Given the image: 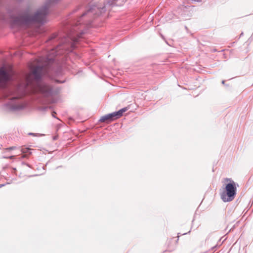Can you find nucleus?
I'll return each mask as SVG.
<instances>
[{
    "instance_id": "8",
    "label": "nucleus",
    "mask_w": 253,
    "mask_h": 253,
    "mask_svg": "<svg viewBox=\"0 0 253 253\" xmlns=\"http://www.w3.org/2000/svg\"><path fill=\"white\" fill-rule=\"evenodd\" d=\"M30 150V149L29 148H24V149H22V151L23 153H28V152Z\"/></svg>"
},
{
    "instance_id": "1",
    "label": "nucleus",
    "mask_w": 253,
    "mask_h": 253,
    "mask_svg": "<svg viewBox=\"0 0 253 253\" xmlns=\"http://www.w3.org/2000/svg\"><path fill=\"white\" fill-rule=\"evenodd\" d=\"M31 71L26 77L27 85H31L35 92L40 93L44 96H48L51 93V88L42 83L39 82L43 68L39 66H31Z\"/></svg>"
},
{
    "instance_id": "10",
    "label": "nucleus",
    "mask_w": 253,
    "mask_h": 253,
    "mask_svg": "<svg viewBox=\"0 0 253 253\" xmlns=\"http://www.w3.org/2000/svg\"><path fill=\"white\" fill-rule=\"evenodd\" d=\"M73 41L74 42H77L76 39H75V40H73Z\"/></svg>"
},
{
    "instance_id": "5",
    "label": "nucleus",
    "mask_w": 253,
    "mask_h": 253,
    "mask_svg": "<svg viewBox=\"0 0 253 253\" xmlns=\"http://www.w3.org/2000/svg\"><path fill=\"white\" fill-rule=\"evenodd\" d=\"M127 110V109L126 108H124L117 112H113L112 113L103 116L101 117L99 121L102 123L110 122L113 120L120 118L122 116L123 114Z\"/></svg>"
},
{
    "instance_id": "4",
    "label": "nucleus",
    "mask_w": 253,
    "mask_h": 253,
    "mask_svg": "<svg viewBox=\"0 0 253 253\" xmlns=\"http://www.w3.org/2000/svg\"><path fill=\"white\" fill-rule=\"evenodd\" d=\"M13 74L10 65L3 66L0 68V87H4L6 83L10 80Z\"/></svg>"
},
{
    "instance_id": "7",
    "label": "nucleus",
    "mask_w": 253,
    "mask_h": 253,
    "mask_svg": "<svg viewBox=\"0 0 253 253\" xmlns=\"http://www.w3.org/2000/svg\"><path fill=\"white\" fill-rule=\"evenodd\" d=\"M15 149H16L15 147L12 146V147H10L5 148V149H4V150L5 151H7L13 150H14Z\"/></svg>"
},
{
    "instance_id": "6",
    "label": "nucleus",
    "mask_w": 253,
    "mask_h": 253,
    "mask_svg": "<svg viewBox=\"0 0 253 253\" xmlns=\"http://www.w3.org/2000/svg\"><path fill=\"white\" fill-rule=\"evenodd\" d=\"M96 9H97L98 10H99V8L94 6V7H92L91 9H90L87 11V13L90 14V13H93L94 11H96Z\"/></svg>"
},
{
    "instance_id": "2",
    "label": "nucleus",
    "mask_w": 253,
    "mask_h": 253,
    "mask_svg": "<svg viewBox=\"0 0 253 253\" xmlns=\"http://www.w3.org/2000/svg\"><path fill=\"white\" fill-rule=\"evenodd\" d=\"M47 13L48 10L46 7H44L38 10L34 16L32 15L30 12H26L23 15L13 19L12 25L24 27L28 26L33 21L42 22Z\"/></svg>"
},
{
    "instance_id": "3",
    "label": "nucleus",
    "mask_w": 253,
    "mask_h": 253,
    "mask_svg": "<svg viewBox=\"0 0 253 253\" xmlns=\"http://www.w3.org/2000/svg\"><path fill=\"white\" fill-rule=\"evenodd\" d=\"M225 182H229L226 185V193L222 194L221 199L224 202H230L232 201L236 194L237 187L236 183L229 178L224 179Z\"/></svg>"
},
{
    "instance_id": "11",
    "label": "nucleus",
    "mask_w": 253,
    "mask_h": 253,
    "mask_svg": "<svg viewBox=\"0 0 253 253\" xmlns=\"http://www.w3.org/2000/svg\"><path fill=\"white\" fill-rule=\"evenodd\" d=\"M25 157V155H23L22 157Z\"/></svg>"
},
{
    "instance_id": "9",
    "label": "nucleus",
    "mask_w": 253,
    "mask_h": 253,
    "mask_svg": "<svg viewBox=\"0 0 253 253\" xmlns=\"http://www.w3.org/2000/svg\"><path fill=\"white\" fill-rule=\"evenodd\" d=\"M15 157V156H11L9 157H4L3 158L4 159H13Z\"/></svg>"
}]
</instances>
